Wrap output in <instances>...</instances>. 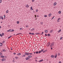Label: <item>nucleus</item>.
I'll list each match as a JSON object with an SVG mask.
<instances>
[{
	"label": "nucleus",
	"mask_w": 63,
	"mask_h": 63,
	"mask_svg": "<svg viewBox=\"0 0 63 63\" xmlns=\"http://www.w3.org/2000/svg\"><path fill=\"white\" fill-rule=\"evenodd\" d=\"M2 61H6V59H5L4 58H3V59H2L1 60Z\"/></svg>",
	"instance_id": "1"
},
{
	"label": "nucleus",
	"mask_w": 63,
	"mask_h": 63,
	"mask_svg": "<svg viewBox=\"0 0 63 63\" xmlns=\"http://www.w3.org/2000/svg\"><path fill=\"white\" fill-rule=\"evenodd\" d=\"M55 56L54 55H51V58H54V57H54Z\"/></svg>",
	"instance_id": "2"
},
{
	"label": "nucleus",
	"mask_w": 63,
	"mask_h": 63,
	"mask_svg": "<svg viewBox=\"0 0 63 63\" xmlns=\"http://www.w3.org/2000/svg\"><path fill=\"white\" fill-rule=\"evenodd\" d=\"M29 34H30V35H31V34L32 35H35V34H34L33 33H31V32H29Z\"/></svg>",
	"instance_id": "3"
},
{
	"label": "nucleus",
	"mask_w": 63,
	"mask_h": 63,
	"mask_svg": "<svg viewBox=\"0 0 63 63\" xmlns=\"http://www.w3.org/2000/svg\"><path fill=\"white\" fill-rule=\"evenodd\" d=\"M0 19H2V20H3V17H2V16H0Z\"/></svg>",
	"instance_id": "4"
},
{
	"label": "nucleus",
	"mask_w": 63,
	"mask_h": 63,
	"mask_svg": "<svg viewBox=\"0 0 63 63\" xmlns=\"http://www.w3.org/2000/svg\"><path fill=\"white\" fill-rule=\"evenodd\" d=\"M26 8H29V5H28V4L26 5Z\"/></svg>",
	"instance_id": "5"
},
{
	"label": "nucleus",
	"mask_w": 63,
	"mask_h": 63,
	"mask_svg": "<svg viewBox=\"0 0 63 63\" xmlns=\"http://www.w3.org/2000/svg\"><path fill=\"white\" fill-rule=\"evenodd\" d=\"M51 45L53 47V46H54V43L52 42V43H51Z\"/></svg>",
	"instance_id": "6"
},
{
	"label": "nucleus",
	"mask_w": 63,
	"mask_h": 63,
	"mask_svg": "<svg viewBox=\"0 0 63 63\" xmlns=\"http://www.w3.org/2000/svg\"><path fill=\"white\" fill-rule=\"evenodd\" d=\"M40 34V33H35V34L36 35H39Z\"/></svg>",
	"instance_id": "7"
},
{
	"label": "nucleus",
	"mask_w": 63,
	"mask_h": 63,
	"mask_svg": "<svg viewBox=\"0 0 63 63\" xmlns=\"http://www.w3.org/2000/svg\"><path fill=\"white\" fill-rule=\"evenodd\" d=\"M25 55H29V53H25Z\"/></svg>",
	"instance_id": "8"
},
{
	"label": "nucleus",
	"mask_w": 63,
	"mask_h": 63,
	"mask_svg": "<svg viewBox=\"0 0 63 63\" xmlns=\"http://www.w3.org/2000/svg\"><path fill=\"white\" fill-rule=\"evenodd\" d=\"M51 16V13H49L48 15V16L49 17H50Z\"/></svg>",
	"instance_id": "9"
},
{
	"label": "nucleus",
	"mask_w": 63,
	"mask_h": 63,
	"mask_svg": "<svg viewBox=\"0 0 63 63\" xmlns=\"http://www.w3.org/2000/svg\"><path fill=\"white\" fill-rule=\"evenodd\" d=\"M45 33H47V32H48V31H47V30H45Z\"/></svg>",
	"instance_id": "10"
},
{
	"label": "nucleus",
	"mask_w": 63,
	"mask_h": 63,
	"mask_svg": "<svg viewBox=\"0 0 63 63\" xmlns=\"http://www.w3.org/2000/svg\"><path fill=\"white\" fill-rule=\"evenodd\" d=\"M2 46H3V44L2 43L0 42V47H1Z\"/></svg>",
	"instance_id": "11"
},
{
	"label": "nucleus",
	"mask_w": 63,
	"mask_h": 63,
	"mask_svg": "<svg viewBox=\"0 0 63 63\" xmlns=\"http://www.w3.org/2000/svg\"><path fill=\"white\" fill-rule=\"evenodd\" d=\"M28 57L29 58H31V57H32V56L29 55V56H28Z\"/></svg>",
	"instance_id": "12"
},
{
	"label": "nucleus",
	"mask_w": 63,
	"mask_h": 63,
	"mask_svg": "<svg viewBox=\"0 0 63 63\" xmlns=\"http://www.w3.org/2000/svg\"><path fill=\"white\" fill-rule=\"evenodd\" d=\"M42 61H43V60H40L39 61V62H42Z\"/></svg>",
	"instance_id": "13"
},
{
	"label": "nucleus",
	"mask_w": 63,
	"mask_h": 63,
	"mask_svg": "<svg viewBox=\"0 0 63 63\" xmlns=\"http://www.w3.org/2000/svg\"><path fill=\"white\" fill-rule=\"evenodd\" d=\"M13 31H14V30H11V29H10V32H13Z\"/></svg>",
	"instance_id": "14"
},
{
	"label": "nucleus",
	"mask_w": 63,
	"mask_h": 63,
	"mask_svg": "<svg viewBox=\"0 0 63 63\" xmlns=\"http://www.w3.org/2000/svg\"><path fill=\"white\" fill-rule=\"evenodd\" d=\"M56 4H57V3L56 2H55L54 3V6H55Z\"/></svg>",
	"instance_id": "15"
},
{
	"label": "nucleus",
	"mask_w": 63,
	"mask_h": 63,
	"mask_svg": "<svg viewBox=\"0 0 63 63\" xmlns=\"http://www.w3.org/2000/svg\"><path fill=\"white\" fill-rule=\"evenodd\" d=\"M44 49H42V50H41V51H40L42 52H43V51H44Z\"/></svg>",
	"instance_id": "16"
},
{
	"label": "nucleus",
	"mask_w": 63,
	"mask_h": 63,
	"mask_svg": "<svg viewBox=\"0 0 63 63\" xmlns=\"http://www.w3.org/2000/svg\"><path fill=\"white\" fill-rule=\"evenodd\" d=\"M47 51V50H44L43 51V53H45V52H46V51Z\"/></svg>",
	"instance_id": "17"
},
{
	"label": "nucleus",
	"mask_w": 63,
	"mask_h": 63,
	"mask_svg": "<svg viewBox=\"0 0 63 63\" xmlns=\"http://www.w3.org/2000/svg\"><path fill=\"white\" fill-rule=\"evenodd\" d=\"M17 55L19 56V55H21V54L20 53H19L17 54Z\"/></svg>",
	"instance_id": "18"
},
{
	"label": "nucleus",
	"mask_w": 63,
	"mask_h": 63,
	"mask_svg": "<svg viewBox=\"0 0 63 63\" xmlns=\"http://www.w3.org/2000/svg\"><path fill=\"white\" fill-rule=\"evenodd\" d=\"M0 57H1V58H4V57H5V56H0Z\"/></svg>",
	"instance_id": "19"
},
{
	"label": "nucleus",
	"mask_w": 63,
	"mask_h": 63,
	"mask_svg": "<svg viewBox=\"0 0 63 63\" xmlns=\"http://www.w3.org/2000/svg\"><path fill=\"white\" fill-rule=\"evenodd\" d=\"M25 59H26V60H28V58L26 57Z\"/></svg>",
	"instance_id": "20"
},
{
	"label": "nucleus",
	"mask_w": 63,
	"mask_h": 63,
	"mask_svg": "<svg viewBox=\"0 0 63 63\" xmlns=\"http://www.w3.org/2000/svg\"><path fill=\"white\" fill-rule=\"evenodd\" d=\"M33 10V9L32 8V7L31 6V10Z\"/></svg>",
	"instance_id": "21"
},
{
	"label": "nucleus",
	"mask_w": 63,
	"mask_h": 63,
	"mask_svg": "<svg viewBox=\"0 0 63 63\" xmlns=\"http://www.w3.org/2000/svg\"><path fill=\"white\" fill-rule=\"evenodd\" d=\"M47 44L48 45H49V46L50 45V42H49Z\"/></svg>",
	"instance_id": "22"
},
{
	"label": "nucleus",
	"mask_w": 63,
	"mask_h": 63,
	"mask_svg": "<svg viewBox=\"0 0 63 63\" xmlns=\"http://www.w3.org/2000/svg\"><path fill=\"white\" fill-rule=\"evenodd\" d=\"M6 13H9V10H7L6 11Z\"/></svg>",
	"instance_id": "23"
},
{
	"label": "nucleus",
	"mask_w": 63,
	"mask_h": 63,
	"mask_svg": "<svg viewBox=\"0 0 63 63\" xmlns=\"http://www.w3.org/2000/svg\"><path fill=\"white\" fill-rule=\"evenodd\" d=\"M52 31H53V30H51V31L50 32V33H52V32H52Z\"/></svg>",
	"instance_id": "24"
},
{
	"label": "nucleus",
	"mask_w": 63,
	"mask_h": 63,
	"mask_svg": "<svg viewBox=\"0 0 63 63\" xmlns=\"http://www.w3.org/2000/svg\"><path fill=\"white\" fill-rule=\"evenodd\" d=\"M10 30H11V29L7 31V32H10Z\"/></svg>",
	"instance_id": "25"
},
{
	"label": "nucleus",
	"mask_w": 63,
	"mask_h": 63,
	"mask_svg": "<svg viewBox=\"0 0 63 63\" xmlns=\"http://www.w3.org/2000/svg\"><path fill=\"white\" fill-rule=\"evenodd\" d=\"M61 11H60L59 12V14H61Z\"/></svg>",
	"instance_id": "26"
},
{
	"label": "nucleus",
	"mask_w": 63,
	"mask_h": 63,
	"mask_svg": "<svg viewBox=\"0 0 63 63\" xmlns=\"http://www.w3.org/2000/svg\"><path fill=\"white\" fill-rule=\"evenodd\" d=\"M3 51L4 52H5V51H6V50H5V49H3Z\"/></svg>",
	"instance_id": "27"
},
{
	"label": "nucleus",
	"mask_w": 63,
	"mask_h": 63,
	"mask_svg": "<svg viewBox=\"0 0 63 63\" xmlns=\"http://www.w3.org/2000/svg\"><path fill=\"white\" fill-rule=\"evenodd\" d=\"M26 56V55H23L22 56V57H24Z\"/></svg>",
	"instance_id": "28"
},
{
	"label": "nucleus",
	"mask_w": 63,
	"mask_h": 63,
	"mask_svg": "<svg viewBox=\"0 0 63 63\" xmlns=\"http://www.w3.org/2000/svg\"><path fill=\"white\" fill-rule=\"evenodd\" d=\"M47 35L48 37H49V36H50V34H48Z\"/></svg>",
	"instance_id": "29"
},
{
	"label": "nucleus",
	"mask_w": 63,
	"mask_h": 63,
	"mask_svg": "<svg viewBox=\"0 0 63 63\" xmlns=\"http://www.w3.org/2000/svg\"><path fill=\"white\" fill-rule=\"evenodd\" d=\"M57 54L55 56V58H56V57H57Z\"/></svg>",
	"instance_id": "30"
},
{
	"label": "nucleus",
	"mask_w": 63,
	"mask_h": 63,
	"mask_svg": "<svg viewBox=\"0 0 63 63\" xmlns=\"http://www.w3.org/2000/svg\"><path fill=\"white\" fill-rule=\"evenodd\" d=\"M62 38H63V37H61L60 38V39L61 40L62 39Z\"/></svg>",
	"instance_id": "31"
},
{
	"label": "nucleus",
	"mask_w": 63,
	"mask_h": 63,
	"mask_svg": "<svg viewBox=\"0 0 63 63\" xmlns=\"http://www.w3.org/2000/svg\"><path fill=\"white\" fill-rule=\"evenodd\" d=\"M17 24H19V21H17Z\"/></svg>",
	"instance_id": "32"
},
{
	"label": "nucleus",
	"mask_w": 63,
	"mask_h": 63,
	"mask_svg": "<svg viewBox=\"0 0 63 63\" xmlns=\"http://www.w3.org/2000/svg\"><path fill=\"white\" fill-rule=\"evenodd\" d=\"M36 54H38V53H39L38 52V51H36Z\"/></svg>",
	"instance_id": "33"
},
{
	"label": "nucleus",
	"mask_w": 63,
	"mask_h": 63,
	"mask_svg": "<svg viewBox=\"0 0 63 63\" xmlns=\"http://www.w3.org/2000/svg\"><path fill=\"white\" fill-rule=\"evenodd\" d=\"M29 54L30 55H32V54H32V53H29Z\"/></svg>",
	"instance_id": "34"
},
{
	"label": "nucleus",
	"mask_w": 63,
	"mask_h": 63,
	"mask_svg": "<svg viewBox=\"0 0 63 63\" xmlns=\"http://www.w3.org/2000/svg\"><path fill=\"white\" fill-rule=\"evenodd\" d=\"M12 36H10L8 38V39H10L11 37Z\"/></svg>",
	"instance_id": "35"
},
{
	"label": "nucleus",
	"mask_w": 63,
	"mask_h": 63,
	"mask_svg": "<svg viewBox=\"0 0 63 63\" xmlns=\"http://www.w3.org/2000/svg\"><path fill=\"white\" fill-rule=\"evenodd\" d=\"M61 29H60L58 32H61Z\"/></svg>",
	"instance_id": "36"
},
{
	"label": "nucleus",
	"mask_w": 63,
	"mask_h": 63,
	"mask_svg": "<svg viewBox=\"0 0 63 63\" xmlns=\"http://www.w3.org/2000/svg\"><path fill=\"white\" fill-rule=\"evenodd\" d=\"M2 0H0V3H2Z\"/></svg>",
	"instance_id": "37"
},
{
	"label": "nucleus",
	"mask_w": 63,
	"mask_h": 63,
	"mask_svg": "<svg viewBox=\"0 0 63 63\" xmlns=\"http://www.w3.org/2000/svg\"><path fill=\"white\" fill-rule=\"evenodd\" d=\"M41 51H39L38 52V53H41Z\"/></svg>",
	"instance_id": "38"
},
{
	"label": "nucleus",
	"mask_w": 63,
	"mask_h": 63,
	"mask_svg": "<svg viewBox=\"0 0 63 63\" xmlns=\"http://www.w3.org/2000/svg\"><path fill=\"white\" fill-rule=\"evenodd\" d=\"M60 55V53H59L58 54V56H59V55Z\"/></svg>",
	"instance_id": "39"
},
{
	"label": "nucleus",
	"mask_w": 63,
	"mask_h": 63,
	"mask_svg": "<svg viewBox=\"0 0 63 63\" xmlns=\"http://www.w3.org/2000/svg\"><path fill=\"white\" fill-rule=\"evenodd\" d=\"M15 58H16V59H17V58H18V57H15Z\"/></svg>",
	"instance_id": "40"
},
{
	"label": "nucleus",
	"mask_w": 63,
	"mask_h": 63,
	"mask_svg": "<svg viewBox=\"0 0 63 63\" xmlns=\"http://www.w3.org/2000/svg\"><path fill=\"white\" fill-rule=\"evenodd\" d=\"M20 30H23V29L21 28H20Z\"/></svg>",
	"instance_id": "41"
},
{
	"label": "nucleus",
	"mask_w": 63,
	"mask_h": 63,
	"mask_svg": "<svg viewBox=\"0 0 63 63\" xmlns=\"http://www.w3.org/2000/svg\"><path fill=\"white\" fill-rule=\"evenodd\" d=\"M52 47L53 46L51 44L50 46V47Z\"/></svg>",
	"instance_id": "42"
},
{
	"label": "nucleus",
	"mask_w": 63,
	"mask_h": 63,
	"mask_svg": "<svg viewBox=\"0 0 63 63\" xmlns=\"http://www.w3.org/2000/svg\"><path fill=\"white\" fill-rule=\"evenodd\" d=\"M44 17H47V15H45L44 16Z\"/></svg>",
	"instance_id": "43"
},
{
	"label": "nucleus",
	"mask_w": 63,
	"mask_h": 63,
	"mask_svg": "<svg viewBox=\"0 0 63 63\" xmlns=\"http://www.w3.org/2000/svg\"><path fill=\"white\" fill-rule=\"evenodd\" d=\"M40 23H41V24H42V25H43V22H41Z\"/></svg>",
	"instance_id": "44"
},
{
	"label": "nucleus",
	"mask_w": 63,
	"mask_h": 63,
	"mask_svg": "<svg viewBox=\"0 0 63 63\" xmlns=\"http://www.w3.org/2000/svg\"><path fill=\"white\" fill-rule=\"evenodd\" d=\"M57 22H59V19H58L57 20Z\"/></svg>",
	"instance_id": "45"
},
{
	"label": "nucleus",
	"mask_w": 63,
	"mask_h": 63,
	"mask_svg": "<svg viewBox=\"0 0 63 63\" xmlns=\"http://www.w3.org/2000/svg\"><path fill=\"white\" fill-rule=\"evenodd\" d=\"M0 37H2V34H0Z\"/></svg>",
	"instance_id": "46"
},
{
	"label": "nucleus",
	"mask_w": 63,
	"mask_h": 63,
	"mask_svg": "<svg viewBox=\"0 0 63 63\" xmlns=\"http://www.w3.org/2000/svg\"><path fill=\"white\" fill-rule=\"evenodd\" d=\"M4 18H5V17H6V16H5V15H4Z\"/></svg>",
	"instance_id": "47"
},
{
	"label": "nucleus",
	"mask_w": 63,
	"mask_h": 63,
	"mask_svg": "<svg viewBox=\"0 0 63 63\" xmlns=\"http://www.w3.org/2000/svg\"><path fill=\"white\" fill-rule=\"evenodd\" d=\"M19 34H22V33H18V34H16V35H18Z\"/></svg>",
	"instance_id": "48"
},
{
	"label": "nucleus",
	"mask_w": 63,
	"mask_h": 63,
	"mask_svg": "<svg viewBox=\"0 0 63 63\" xmlns=\"http://www.w3.org/2000/svg\"><path fill=\"white\" fill-rule=\"evenodd\" d=\"M2 36H4V33H2Z\"/></svg>",
	"instance_id": "49"
},
{
	"label": "nucleus",
	"mask_w": 63,
	"mask_h": 63,
	"mask_svg": "<svg viewBox=\"0 0 63 63\" xmlns=\"http://www.w3.org/2000/svg\"><path fill=\"white\" fill-rule=\"evenodd\" d=\"M36 12H38V9H37L36 10Z\"/></svg>",
	"instance_id": "50"
},
{
	"label": "nucleus",
	"mask_w": 63,
	"mask_h": 63,
	"mask_svg": "<svg viewBox=\"0 0 63 63\" xmlns=\"http://www.w3.org/2000/svg\"><path fill=\"white\" fill-rule=\"evenodd\" d=\"M26 27H28V25H26Z\"/></svg>",
	"instance_id": "51"
},
{
	"label": "nucleus",
	"mask_w": 63,
	"mask_h": 63,
	"mask_svg": "<svg viewBox=\"0 0 63 63\" xmlns=\"http://www.w3.org/2000/svg\"><path fill=\"white\" fill-rule=\"evenodd\" d=\"M45 36H47V34H45Z\"/></svg>",
	"instance_id": "52"
},
{
	"label": "nucleus",
	"mask_w": 63,
	"mask_h": 63,
	"mask_svg": "<svg viewBox=\"0 0 63 63\" xmlns=\"http://www.w3.org/2000/svg\"><path fill=\"white\" fill-rule=\"evenodd\" d=\"M54 16H53L52 18L51 19H53V18H54Z\"/></svg>",
	"instance_id": "53"
},
{
	"label": "nucleus",
	"mask_w": 63,
	"mask_h": 63,
	"mask_svg": "<svg viewBox=\"0 0 63 63\" xmlns=\"http://www.w3.org/2000/svg\"><path fill=\"white\" fill-rule=\"evenodd\" d=\"M2 43H5V41H3L2 42Z\"/></svg>",
	"instance_id": "54"
},
{
	"label": "nucleus",
	"mask_w": 63,
	"mask_h": 63,
	"mask_svg": "<svg viewBox=\"0 0 63 63\" xmlns=\"http://www.w3.org/2000/svg\"><path fill=\"white\" fill-rule=\"evenodd\" d=\"M14 54V55H15V54H16V53H13Z\"/></svg>",
	"instance_id": "55"
},
{
	"label": "nucleus",
	"mask_w": 63,
	"mask_h": 63,
	"mask_svg": "<svg viewBox=\"0 0 63 63\" xmlns=\"http://www.w3.org/2000/svg\"><path fill=\"white\" fill-rule=\"evenodd\" d=\"M34 1L35 0H32V2H34Z\"/></svg>",
	"instance_id": "56"
},
{
	"label": "nucleus",
	"mask_w": 63,
	"mask_h": 63,
	"mask_svg": "<svg viewBox=\"0 0 63 63\" xmlns=\"http://www.w3.org/2000/svg\"><path fill=\"white\" fill-rule=\"evenodd\" d=\"M31 31H33V29H32L31 30Z\"/></svg>",
	"instance_id": "57"
},
{
	"label": "nucleus",
	"mask_w": 63,
	"mask_h": 63,
	"mask_svg": "<svg viewBox=\"0 0 63 63\" xmlns=\"http://www.w3.org/2000/svg\"><path fill=\"white\" fill-rule=\"evenodd\" d=\"M60 19V18H58V19H59H59Z\"/></svg>",
	"instance_id": "58"
},
{
	"label": "nucleus",
	"mask_w": 63,
	"mask_h": 63,
	"mask_svg": "<svg viewBox=\"0 0 63 63\" xmlns=\"http://www.w3.org/2000/svg\"><path fill=\"white\" fill-rule=\"evenodd\" d=\"M49 45H48L47 46V47H49Z\"/></svg>",
	"instance_id": "59"
},
{
	"label": "nucleus",
	"mask_w": 63,
	"mask_h": 63,
	"mask_svg": "<svg viewBox=\"0 0 63 63\" xmlns=\"http://www.w3.org/2000/svg\"><path fill=\"white\" fill-rule=\"evenodd\" d=\"M0 55H2V53L0 52Z\"/></svg>",
	"instance_id": "60"
},
{
	"label": "nucleus",
	"mask_w": 63,
	"mask_h": 63,
	"mask_svg": "<svg viewBox=\"0 0 63 63\" xmlns=\"http://www.w3.org/2000/svg\"><path fill=\"white\" fill-rule=\"evenodd\" d=\"M35 17H36V15H35Z\"/></svg>",
	"instance_id": "61"
},
{
	"label": "nucleus",
	"mask_w": 63,
	"mask_h": 63,
	"mask_svg": "<svg viewBox=\"0 0 63 63\" xmlns=\"http://www.w3.org/2000/svg\"><path fill=\"white\" fill-rule=\"evenodd\" d=\"M42 34H44V32H42Z\"/></svg>",
	"instance_id": "62"
},
{
	"label": "nucleus",
	"mask_w": 63,
	"mask_h": 63,
	"mask_svg": "<svg viewBox=\"0 0 63 63\" xmlns=\"http://www.w3.org/2000/svg\"><path fill=\"white\" fill-rule=\"evenodd\" d=\"M51 49H53L52 48V47H51Z\"/></svg>",
	"instance_id": "63"
},
{
	"label": "nucleus",
	"mask_w": 63,
	"mask_h": 63,
	"mask_svg": "<svg viewBox=\"0 0 63 63\" xmlns=\"http://www.w3.org/2000/svg\"><path fill=\"white\" fill-rule=\"evenodd\" d=\"M59 63H61V61H60V62H59Z\"/></svg>",
	"instance_id": "64"
}]
</instances>
